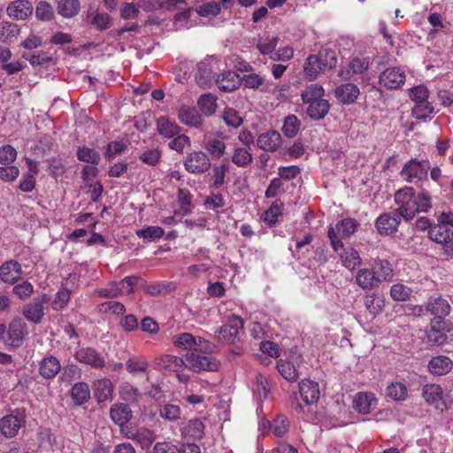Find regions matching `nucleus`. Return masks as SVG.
Wrapping results in <instances>:
<instances>
[{
  "instance_id": "1",
  "label": "nucleus",
  "mask_w": 453,
  "mask_h": 453,
  "mask_svg": "<svg viewBox=\"0 0 453 453\" xmlns=\"http://www.w3.org/2000/svg\"><path fill=\"white\" fill-rule=\"evenodd\" d=\"M398 208L395 211L405 220H411L417 212H426L431 208V197L424 188L416 196L412 187H404L395 194Z\"/></svg>"
},
{
  "instance_id": "2",
  "label": "nucleus",
  "mask_w": 453,
  "mask_h": 453,
  "mask_svg": "<svg viewBox=\"0 0 453 453\" xmlns=\"http://www.w3.org/2000/svg\"><path fill=\"white\" fill-rule=\"evenodd\" d=\"M200 348L186 353V368L194 372L217 371L219 362L212 356L213 344L208 341V346L203 347V349Z\"/></svg>"
},
{
  "instance_id": "3",
  "label": "nucleus",
  "mask_w": 453,
  "mask_h": 453,
  "mask_svg": "<svg viewBox=\"0 0 453 453\" xmlns=\"http://www.w3.org/2000/svg\"><path fill=\"white\" fill-rule=\"evenodd\" d=\"M360 226L359 222L352 218H346L338 221L334 226H330L327 237L331 247L335 252L343 248V239L349 238Z\"/></svg>"
},
{
  "instance_id": "4",
  "label": "nucleus",
  "mask_w": 453,
  "mask_h": 453,
  "mask_svg": "<svg viewBox=\"0 0 453 453\" xmlns=\"http://www.w3.org/2000/svg\"><path fill=\"white\" fill-rule=\"evenodd\" d=\"M243 320L239 316H231L227 322L216 332L219 341L234 344L241 340Z\"/></svg>"
},
{
  "instance_id": "5",
  "label": "nucleus",
  "mask_w": 453,
  "mask_h": 453,
  "mask_svg": "<svg viewBox=\"0 0 453 453\" xmlns=\"http://www.w3.org/2000/svg\"><path fill=\"white\" fill-rule=\"evenodd\" d=\"M430 163L427 160L418 161L415 158L409 160L400 172L401 177L408 181H427V172Z\"/></svg>"
},
{
  "instance_id": "6",
  "label": "nucleus",
  "mask_w": 453,
  "mask_h": 453,
  "mask_svg": "<svg viewBox=\"0 0 453 453\" xmlns=\"http://www.w3.org/2000/svg\"><path fill=\"white\" fill-rule=\"evenodd\" d=\"M370 65V58L367 57H354L348 64L341 66L338 76L342 81L355 79L357 75H363L366 73Z\"/></svg>"
},
{
  "instance_id": "7",
  "label": "nucleus",
  "mask_w": 453,
  "mask_h": 453,
  "mask_svg": "<svg viewBox=\"0 0 453 453\" xmlns=\"http://www.w3.org/2000/svg\"><path fill=\"white\" fill-rule=\"evenodd\" d=\"M73 356L78 362L90 365L96 369L103 368L105 365L104 357L90 347H77Z\"/></svg>"
},
{
  "instance_id": "8",
  "label": "nucleus",
  "mask_w": 453,
  "mask_h": 453,
  "mask_svg": "<svg viewBox=\"0 0 453 453\" xmlns=\"http://www.w3.org/2000/svg\"><path fill=\"white\" fill-rule=\"evenodd\" d=\"M401 216L395 211L386 212L379 216L375 221V227L380 235L395 234L401 222Z\"/></svg>"
},
{
  "instance_id": "9",
  "label": "nucleus",
  "mask_w": 453,
  "mask_h": 453,
  "mask_svg": "<svg viewBox=\"0 0 453 453\" xmlns=\"http://www.w3.org/2000/svg\"><path fill=\"white\" fill-rule=\"evenodd\" d=\"M184 165L188 172L201 174L207 172L211 164L210 158L204 152L193 151L188 155Z\"/></svg>"
},
{
  "instance_id": "10",
  "label": "nucleus",
  "mask_w": 453,
  "mask_h": 453,
  "mask_svg": "<svg viewBox=\"0 0 453 453\" xmlns=\"http://www.w3.org/2000/svg\"><path fill=\"white\" fill-rule=\"evenodd\" d=\"M47 295L35 298L33 302L27 303L22 311L23 316L30 322L39 324L44 316V303H48Z\"/></svg>"
},
{
  "instance_id": "11",
  "label": "nucleus",
  "mask_w": 453,
  "mask_h": 453,
  "mask_svg": "<svg viewBox=\"0 0 453 453\" xmlns=\"http://www.w3.org/2000/svg\"><path fill=\"white\" fill-rule=\"evenodd\" d=\"M173 345L180 349L187 350L188 352H192L196 350L197 347H201L200 349H203V347L208 346V341L200 337L194 336L190 333H180L173 337Z\"/></svg>"
},
{
  "instance_id": "12",
  "label": "nucleus",
  "mask_w": 453,
  "mask_h": 453,
  "mask_svg": "<svg viewBox=\"0 0 453 453\" xmlns=\"http://www.w3.org/2000/svg\"><path fill=\"white\" fill-rule=\"evenodd\" d=\"M8 345L16 349L21 346L25 337L28 334L27 325L20 318L14 319L9 326L7 332Z\"/></svg>"
},
{
  "instance_id": "13",
  "label": "nucleus",
  "mask_w": 453,
  "mask_h": 453,
  "mask_svg": "<svg viewBox=\"0 0 453 453\" xmlns=\"http://www.w3.org/2000/svg\"><path fill=\"white\" fill-rule=\"evenodd\" d=\"M121 434L127 439L132 440L137 444L141 445L142 448H148L156 439L155 434L151 430L145 427L122 428Z\"/></svg>"
},
{
  "instance_id": "14",
  "label": "nucleus",
  "mask_w": 453,
  "mask_h": 453,
  "mask_svg": "<svg viewBox=\"0 0 453 453\" xmlns=\"http://www.w3.org/2000/svg\"><path fill=\"white\" fill-rule=\"evenodd\" d=\"M404 72L397 67L387 68L379 77L380 84L388 89L400 88L404 83Z\"/></svg>"
},
{
  "instance_id": "15",
  "label": "nucleus",
  "mask_w": 453,
  "mask_h": 453,
  "mask_svg": "<svg viewBox=\"0 0 453 453\" xmlns=\"http://www.w3.org/2000/svg\"><path fill=\"white\" fill-rule=\"evenodd\" d=\"M429 238L437 242L445 244V252L453 257V247L448 245V242L453 236L452 230L443 224H436L429 228Z\"/></svg>"
},
{
  "instance_id": "16",
  "label": "nucleus",
  "mask_w": 453,
  "mask_h": 453,
  "mask_svg": "<svg viewBox=\"0 0 453 453\" xmlns=\"http://www.w3.org/2000/svg\"><path fill=\"white\" fill-rule=\"evenodd\" d=\"M33 5L27 0H14L6 7L7 15L15 20H26L33 13Z\"/></svg>"
},
{
  "instance_id": "17",
  "label": "nucleus",
  "mask_w": 453,
  "mask_h": 453,
  "mask_svg": "<svg viewBox=\"0 0 453 453\" xmlns=\"http://www.w3.org/2000/svg\"><path fill=\"white\" fill-rule=\"evenodd\" d=\"M377 399L371 392H358L353 399V408L360 414H368L377 406Z\"/></svg>"
},
{
  "instance_id": "18",
  "label": "nucleus",
  "mask_w": 453,
  "mask_h": 453,
  "mask_svg": "<svg viewBox=\"0 0 453 453\" xmlns=\"http://www.w3.org/2000/svg\"><path fill=\"white\" fill-rule=\"evenodd\" d=\"M22 266L15 260L4 262L0 266V279L8 284H14L22 275Z\"/></svg>"
},
{
  "instance_id": "19",
  "label": "nucleus",
  "mask_w": 453,
  "mask_h": 453,
  "mask_svg": "<svg viewBox=\"0 0 453 453\" xmlns=\"http://www.w3.org/2000/svg\"><path fill=\"white\" fill-rule=\"evenodd\" d=\"M372 268H362L355 276L356 283L363 290H372L379 288L381 283Z\"/></svg>"
},
{
  "instance_id": "20",
  "label": "nucleus",
  "mask_w": 453,
  "mask_h": 453,
  "mask_svg": "<svg viewBox=\"0 0 453 453\" xmlns=\"http://www.w3.org/2000/svg\"><path fill=\"white\" fill-rule=\"evenodd\" d=\"M61 370V364L58 357L49 355L44 357L38 365L39 374L46 380H51Z\"/></svg>"
},
{
  "instance_id": "21",
  "label": "nucleus",
  "mask_w": 453,
  "mask_h": 453,
  "mask_svg": "<svg viewBox=\"0 0 453 453\" xmlns=\"http://www.w3.org/2000/svg\"><path fill=\"white\" fill-rule=\"evenodd\" d=\"M360 90L354 83H344L335 88L336 99L343 104H352L358 98Z\"/></svg>"
},
{
  "instance_id": "22",
  "label": "nucleus",
  "mask_w": 453,
  "mask_h": 453,
  "mask_svg": "<svg viewBox=\"0 0 453 453\" xmlns=\"http://www.w3.org/2000/svg\"><path fill=\"white\" fill-rule=\"evenodd\" d=\"M281 145V136L279 132L270 130L258 135L257 146L265 151L273 152Z\"/></svg>"
},
{
  "instance_id": "23",
  "label": "nucleus",
  "mask_w": 453,
  "mask_h": 453,
  "mask_svg": "<svg viewBox=\"0 0 453 453\" xmlns=\"http://www.w3.org/2000/svg\"><path fill=\"white\" fill-rule=\"evenodd\" d=\"M299 392L305 404L310 405L318 402L320 395L319 387L316 381L303 380L299 383Z\"/></svg>"
},
{
  "instance_id": "24",
  "label": "nucleus",
  "mask_w": 453,
  "mask_h": 453,
  "mask_svg": "<svg viewBox=\"0 0 453 453\" xmlns=\"http://www.w3.org/2000/svg\"><path fill=\"white\" fill-rule=\"evenodd\" d=\"M111 420L122 428H128L126 425L132 418V411L126 403H115L110 409Z\"/></svg>"
},
{
  "instance_id": "25",
  "label": "nucleus",
  "mask_w": 453,
  "mask_h": 453,
  "mask_svg": "<svg viewBox=\"0 0 453 453\" xmlns=\"http://www.w3.org/2000/svg\"><path fill=\"white\" fill-rule=\"evenodd\" d=\"M297 357H292L291 360H280L277 368L282 377L288 380L294 381L298 379L299 376V362Z\"/></svg>"
},
{
  "instance_id": "26",
  "label": "nucleus",
  "mask_w": 453,
  "mask_h": 453,
  "mask_svg": "<svg viewBox=\"0 0 453 453\" xmlns=\"http://www.w3.org/2000/svg\"><path fill=\"white\" fill-rule=\"evenodd\" d=\"M179 120L190 127H199L202 125V116L195 107L181 106L178 111Z\"/></svg>"
},
{
  "instance_id": "27",
  "label": "nucleus",
  "mask_w": 453,
  "mask_h": 453,
  "mask_svg": "<svg viewBox=\"0 0 453 453\" xmlns=\"http://www.w3.org/2000/svg\"><path fill=\"white\" fill-rule=\"evenodd\" d=\"M426 311L433 316L446 317L450 313L449 302L441 296L430 297L426 304Z\"/></svg>"
},
{
  "instance_id": "28",
  "label": "nucleus",
  "mask_w": 453,
  "mask_h": 453,
  "mask_svg": "<svg viewBox=\"0 0 453 453\" xmlns=\"http://www.w3.org/2000/svg\"><path fill=\"white\" fill-rule=\"evenodd\" d=\"M215 83L221 91L231 92L240 86L241 79L235 72L227 71L218 76Z\"/></svg>"
},
{
  "instance_id": "29",
  "label": "nucleus",
  "mask_w": 453,
  "mask_h": 453,
  "mask_svg": "<svg viewBox=\"0 0 453 453\" xmlns=\"http://www.w3.org/2000/svg\"><path fill=\"white\" fill-rule=\"evenodd\" d=\"M21 419L13 414L7 415L0 419V431L6 438L17 435L21 426Z\"/></svg>"
},
{
  "instance_id": "30",
  "label": "nucleus",
  "mask_w": 453,
  "mask_h": 453,
  "mask_svg": "<svg viewBox=\"0 0 453 453\" xmlns=\"http://www.w3.org/2000/svg\"><path fill=\"white\" fill-rule=\"evenodd\" d=\"M339 256L344 267L353 271L362 265V258L357 250L352 247L340 250Z\"/></svg>"
},
{
  "instance_id": "31",
  "label": "nucleus",
  "mask_w": 453,
  "mask_h": 453,
  "mask_svg": "<svg viewBox=\"0 0 453 453\" xmlns=\"http://www.w3.org/2000/svg\"><path fill=\"white\" fill-rule=\"evenodd\" d=\"M453 367L452 361L446 356L434 357L428 364L429 372L434 375H444Z\"/></svg>"
},
{
  "instance_id": "32",
  "label": "nucleus",
  "mask_w": 453,
  "mask_h": 453,
  "mask_svg": "<svg viewBox=\"0 0 453 453\" xmlns=\"http://www.w3.org/2000/svg\"><path fill=\"white\" fill-rule=\"evenodd\" d=\"M240 79L241 84H242L245 88L259 89L260 91H265L270 85V82L266 81L264 76L255 73L244 74Z\"/></svg>"
},
{
  "instance_id": "33",
  "label": "nucleus",
  "mask_w": 453,
  "mask_h": 453,
  "mask_svg": "<svg viewBox=\"0 0 453 453\" xmlns=\"http://www.w3.org/2000/svg\"><path fill=\"white\" fill-rule=\"evenodd\" d=\"M158 134L167 139L173 138L180 133V127L166 117H160L157 120Z\"/></svg>"
},
{
  "instance_id": "34",
  "label": "nucleus",
  "mask_w": 453,
  "mask_h": 453,
  "mask_svg": "<svg viewBox=\"0 0 453 453\" xmlns=\"http://www.w3.org/2000/svg\"><path fill=\"white\" fill-rule=\"evenodd\" d=\"M312 241L313 235L311 234H306L303 238L296 240L295 248L290 245L288 249L294 257L301 259L309 254Z\"/></svg>"
},
{
  "instance_id": "35",
  "label": "nucleus",
  "mask_w": 453,
  "mask_h": 453,
  "mask_svg": "<svg viewBox=\"0 0 453 453\" xmlns=\"http://www.w3.org/2000/svg\"><path fill=\"white\" fill-rule=\"evenodd\" d=\"M326 71L316 55H310L304 62L303 73L310 80H315L320 73Z\"/></svg>"
},
{
  "instance_id": "36",
  "label": "nucleus",
  "mask_w": 453,
  "mask_h": 453,
  "mask_svg": "<svg viewBox=\"0 0 453 453\" xmlns=\"http://www.w3.org/2000/svg\"><path fill=\"white\" fill-rule=\"evenodd\" d=\"M94 392L98 402L111 399L113 393V386L110 380L101 379L94 382Z\"/></svg>"
},
{
  "instance_id": "37",
  "label": "nucleus",
  "mask_w": 453,
  "mask_h": 453,
  "mask_svg": "<svg viewBox=\"0 0 453 453\" xmlns=\"http://www.w3.org/2000/svg\"><path fill=\"white\" fill-rule=\"evenodd\" d=\"M278 42L279 38L277 36L265 35L257 38L256 48L262 55H269L270 57L275 52Z\"/></svg>"
},
{
  "instance_id": "38",
  "label": "nucleus",
  "mask_w": 453,
  "mask_h": 453,
  "mask_svg": "<svg viewBox=\"0 0 453 453\" xmlns=\"http://www.w3.org/2000/svg\"><path fill=\"white\" fill-rule=\"evenodd\" d=\"M212 69L206 62H201L198 65L197 73L196 74V81L202 88H209L213 82Z\"/></svg>"
},
{
  "instance_id": "39",
  "label": "nucleus",
  "mask_w": 453,
  "mask_h": 453,
  "mask_svg": "<svg viewBox=\"0 0 453 453\" xmlns=\"http://www.w3.org/2000/svg\"><path fill=\"white\" fill-rule=\"evenodd\" d=\"M162 151L157 146L146 147L138 155V158L144 164L155 166L161 160Z\"/></svg>"
},
{
  "instance_id": "40",
  "label": "nucleus",
  "mask_w": 453,
  "mask_h": 453,
  "mask_svg": "<svg viewBox=\"0 0 453 453\" xmlns=\"http://www.w3.org/2000/svg\"><path fill=\"white\" fill-rule=\"evenodd\" d=\"M325 94L324 88L317 83L311 84L302 92L301 97L304 104H310L313 102H317L324 99Z\"/></svg>"
},
{
  "instance_id": "41",
  "label": "nucleus",
  "mask_w": 453,
  "mask_h": 453,
  "mask_svg": "<svg viewBox=\"0 0 453 453\" xmlns=\"http://www.w3.org/2000/svg\"><path fill=\"white\" fill-rule=\"evenodd\" d=\"M330 109V104L327 100L322 99L317 102L310 104L307 108V114L312 119L319 120L322 119Z\"/></svg>"
},
{
  "instance_id": "42",
  "label": "nucleus",
  "mask_w": 453,
  "mask_h": 453,
  "mask_svg": "<svg viewBox=\"0 0 453 453\" xmlns=\"http://www.w3.org/2000/svg\"><path fill=\"white\" fill-rule=\"evenodd\" d=\"M88 16L90 17L91 26L98 31L106 30L112 25V19L108 13L92 12Z\"/></svg>"
},
{
  "instance_id": "43",
  "label": "nucleus",
  "mask_w": 453,
  "mask_h": 453,
  "mask_svg": "<svg viewBox=\"0 0 453 453\" xmlns=\"http://www.w3.org/2000/svg\"><path fill=\"white\" fill-rule=\"evenodd\" d=\"M205 150L209 153L211 158L219 159L226 152V144L219 138H209L204 142L203 145Z\"/></svg>"
},
{
  "instance_id": "44",
  "label": "nucleus",
  "mask_w": 453,
  "mask_h": 453,
  "mask_svg": "<svg viewBox=\"0 0 453 453\" xmlns=\"http://www.w3.org/2000/svg\"><path fill=\"white\" fill-rule=\"evenodd\" d=\"M372 269L376 273V276L380 281L388 280L393 275L391 265L386 259L377 258L372 265Z\"/></svg>"
},
{
  "instance_id": "45",
  "label": "nucleus",
  "mask_w": 453,
  "mask_h": 453,
  "mask_svg": "<svg viewBox=\"0 0 453 453\" xmlns=\"http://www.w3.org/2000/svg\"><path fill=\"white\" fill-rule=\"evenodd\" d=\"M162 368L177 372H183L186 368V359L176 356L166 355L160 358Z\"/></svg>"
},
{
  "instance_id": "46",
  "label": "nucleus",
  "mask_w": 453,
  "mask_h": 453,
  "mask_svg": "<svg viewBox=\"0 0 453 453\" xmlns=\"http://www.w3.org/2000/svg\"><path fill=\"white\" fill-rule=\"evenodd\" d=\"M204 425L200 419H191L183 428V434L193 440H200L203 435Z\"/></svg>"
},
{
  "instance_id": "47",
  "label": "nucleus",
  "mask_w": 453,
  "mask_h": 453,
  "mask_svg": "<svg viewBox=\"0 0 453 453\" xmlns=\"http://www.w3.org/2000/svg\"><path fill=\"white\" fill-rule=\"evenodd\" d=\"M165 231L157 226H150L136 231V235L146 242H155L163 237Z\"/></svg>"
},
{
  "instance_id": "48",
  "label": "nucleus",
  "mask_w": 453,
  "mask_h": 453,
  "mask_svg": "<svg viewBox=\"0 0 453 453\" xmlns=\"http://www.w3.org/2000/svg\"><path fill=\"white\" fill-rule=\"evenodd\" d=\"M316 56L326 70L333 69L337 64L336 52L329 48L321 49Z\"/></svg>"
},
{
  "instance_id": "49",
  "label": "nucleus",
  "mask_w": 453,
  "mask_h": 453,
  "mask_svg": "<svg viewBox=\"0 0 453 453\" xmlns=\"http://www.w3.org/2000/svg\"><path fill=\"white\" fill-rule=\"evenodd\" d=\"M58 11L65 18H72L80 11L79 0H61L58 5Z\"/></svg>"
},
{
  "instance_id": "50",
  "label": "nucleus",
  "mask_w": 453,
  "mask_h": 453,
  "mask_svg": "<svg viewBox=\"0 0 453 453\" xmlns=\"http://www.w3.org/2000/svg\"><path fill=\"white\" fill-rule=\"evenodd\" d=\"M158 415L168 421H176L180 418L181 410L178 405L165 403L159 405Z\"/></svg>"
},
{
  "instance_id": "51",
  "label": "nucleus",
  "mask_w": 453,
  "mask_h": 453,
  "mask_svg": "<svg viewBox=\"0 0 453 453\" xmlns=\"http://www.w3.org/2000/svg\"><path fill=\"white\" fill-rule=\"evenodd\" d=\"M232 162L239 167H247L252 163V154L246 148H236L231 157Z\"/></svg>"
},
{
  "instance_id": "52",
  "label": "nucleus",
  "mask_w": 453,
  "mask_h": 453,
  "mask_svg": "<svg viewBox=\"0 0 453 453\" xmlns=\"http://www.w3.org/2000/svg\"><path fill=\"white\" fill-rule=\"evenodd\" d=\"M73 399L78 403L82 404L90 397V390L88 385L85 382L76 383L71 391Z\"/></svg>"
},
{
  "instance_id": "53",
  "label": "nucleus",
  "mask_w": 453,
  "mask_h": 453,
  "mask_svg": "<svg viewBox=\"0 0 453 453\" xmlns=\"http://www.w3.org/2000/svg\"><path fill=\"white\" fill-rule=\"evenodd\" d=\"M422 395L426 403L434 404L441 399L442 389L439 385L427 384L423 388Z\"/></svg>"
},
{
  "instance_id": "54",
  "label": "nucleus",
  "mask_w": 453,
  "mask_h": 453,
  "mask_svg": "<svg viewBox=\"0 0 453 453\" xmlns=\"http://www.w3.org/2000/svg\"><path fill=\"white\" fill-rule=\"evenodd\" d=\"M198 106L204 115L211 116L217 108L216 97L211 94L203 95L198 99Z\"/></svg>"
},
{
  "instance_id": "55",
  "label": "nucleus",
  "mask_w": 453,
  "mask_h": 453,
  "mask_svg": "<svg viewBox=\"0 0 453 453\" xmlns=\"http://www.w3.org/2000/svg\"><path fill=\"white\" fill-rule=\"evenodd\" d=\"M411 293V289L402 283L394 284L390 288V296L397 302L409 300Z\"/></svg>"
},
{
  "instance_id": "56",
  "label": "nucleus",
  "mask_w": 453,
  "mask_h": 453,
  "mask_svg": "<svg viewBox=\"0 0 453 453\" xmlns=\"http://www.w3.org/2000/svg\"><path fill=\"white\" fill-rule=\"evenodd\" d=\"M77 157L81 161L90 163L92 165H98L100 161L99 153L86 146L80 147L78 149Z\"/></svg>"
},
{
  "instance_id": "57",
  "label": "nucleus",
  "mask_w": 453,
  "mask_h": 453,
  "mask_svg": "<svg viewBox=\"0 0 453 453\" xmlns=\"http://www.w3.org/2000/svg\"><path fill=\"white\" fill-rule=\"evenodd\" d=\"M71 297V291L66 288H61L51 303L54 311H60L65 308Z\"/></svg>"
},
{
  "instance_id": "58",
  "label": "nucleus",
  "mask_w": 453,
  "mask_h": 453,
  "mask_svg": "<svg viewBox=\"0 0 453 453\" xmlns=\"http://www.w3.org/2000/svg\"><path fill=\"white\" fill-rule=\"evenodd\" d=\"M22 58L28 61L33 66H40L52 60V58L42 50L35 53H24Z\"/></svg>"
},
{
  "instance_id": "59",
  "label": "nucleus",
  "mask_w": 453,
  "mask_h": 453,
  "mask_svg": "<svg viewBox=\"0 0 453 453\" xmlns=\"http://www.w3.org/2000/svg\"><path fill=\"white\" fill-rule=\"evenodd\" d=\"M387 395L395 401L405 400L407 388L401 382H395L387 388Z\"/></svg>"
},
{
  "instance_id": "60",
  "label": "nucleus",
  "mask_w": 453,
  "mask_h": 453,
  "mask_svg": "<svg viewBox=\"0 0 453 453\" xmlns=\"http://www.w3.org/2000/svg\"><path fill=\"white\" fill-rule=\"evenodd\" d=\"M412 115L418 119H425L434 112V108L428 101L416 104L412 108Z\"/></svg>"
},
{
  "instance_id": "61",
  "label": "nucleus",
  "mask_w": 453,
  "mask_h": 453,
  "mask_svg": "<svg viewBox=\"0 0 453 453\" xmlns=\"http://www.w3.org/2000/svg\"><path fill=\"white\" fill-rule=\"evenodd\" d=\"M445 317L434 316L430 323L431 336H434V332L445 333L452 330V323L444 319Z\"/></svg>"
},
{
  "instance_id": "62",
  "label": "nucleus",
  "mask_w": 453,
  "mask_h": 453,
  "mask_svg": "<svg viewBox=\"0 0 453 453\" xmlns=\"http://www.w3.org/2000/svg\"><path fill=\"white\" fill-rule=\"evenodd\" d=\"M300 127V121L295 115H288L285 120L282 127V132L283 134L292 138L296 136Z\"/></svg>"
},
{
  "instance_id": "63",
  "label": "nucleus",
  "mask_w": 453,
  "mask_h": 453,
  "mask_svg": "<svg viewBox=\"0 0 453 453\" xmlns=\"http://www.w3.org/2000/svg\"><path fill=\"white\" fill-rule=\"evenodd\" d=\"M127 370L132 373L146 372L148 362L143 357H130L126 364Z\"/></svg>"
},
{
  "instance_id": "64",
  "label": "nucleus",
  "mask_w": 453,
  "mask_h": 453,
  "mask_svg": "<svg viewBox=\"0 0 453 453\" xmlns=\"http://www.w3.org/2000/svg\"><path fill=\"white\" fill-rule=\"evenodd\" d=\"M121 397L127 402H138L142 395L137 388L129 383H125L120 387L119 391Z\"/></svg>"
}]
</instances>
